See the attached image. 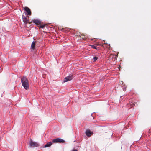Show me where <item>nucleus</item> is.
<instances>
[{"label": "nucleus", "instance_id": "nucleus-13", "mask_svg": "<svg viewBox=\"0 0 151 151\" xmlns=\"http://www.w3.org/2000/svg\"><path fill=\"white\" fill-rule=\"evenodd\" d=\"M38 27H40V28H43L45 27L44 25H43L42 24H40V25H38Z\"/></svg>", "mask_w": 151, "mask_h": 151}, {"label": "nucleus", "instance_id": "nucleus-4", "mask_svg": "<svg viewBox=\"0 0 151 151\" xmlns=\"http://www.w3.org/2000/svg\"><path fill=\"white\" fill-rule=\"evenodd\" d=\"M30 145L31 147H37L39 146V144L37 142H34L32 140H31L30 142Z\"/></svg>", "mask_w": 151, "mask_h": 151}, {"label": "nucleus", "instance_id": "nucleus-5", "mask_svg": "<svg viewBox=\"0 0 151 151\" xmlns=\"http://www.w3.org/2000/svg\"><path fill=\"white\" fill-rule=\"evenodd\" d=\"M22 18L23 21L25 23V26L28 27L27 26V22L28 21V19L24 15H22Z\"/></svg>", "mask_w": 151, "mask_h": 151}, {"label": "nucleus", "instance_id": "nucleus-8", "mask_svg": "<svg viewBox=\"0 0 151 151\" xmlns=\"http://www.w3.org/2000/svg\"><path fill=\"white\" fill-rule=\"evenodd\" d=\"M33 22L38 26L41 24V22L37 19H34L32 20Z\"/></svg>", "mask_w": 151, "mask_h": 151}, {"label": "nucleus", "instance_id": "nucleus-15", "mask_svg": "<svg viewBox=\"0 0 151 151\" xmlns=\"http://www.w3.org/2000/svg\"><path fill=\"white\" fill-rule=\"evenodd\" d=\"M135 104H134L133 103L131 102L130 104L132 106V107H133L135 105Z\"/></svg>", "mask_w": 151, "mask_h": 151}, {"label": "nucleus", "instance_id": "nucleus-9", "mask_svg": "<svg viewBox=\"0 0 151 151\" xmlns=\"http://www.w3.org/2000/svg\"><path fill=\"white\" fill-rule=\"evenodd\" d=\"M86 134L88 137H90L93 134V132H91L90 130H87L86 132Z\"/></svg>", "mask_w": 151, "mask_h": 151}, {"label": "nucleus", "instance_id": "nucleus-10", "mask_svg": "<svg viewBox=\"0 0 151 151\" xmlns=\"http://www.w3.org/2000/svg\"><path fill=\"white\" fill-rule=\"evenodd\" d=\"M35 41L33 42L31 44V47L33 50H34L35 48Z\"/></svg>", "mask_w": 151, "mask_h": 151}, {"label": "nucleus", "instance_id": "nucleus-12", "mask_svg": "<svg viewBox=\"0 0 151 151\" xmlns=\"http://www.w3.org/2000/svg\"><path fill=\"white\" fill-rule=\"evenodd\" d=\"M90 46L91 47L94 49L98 50L99 49V47H96V46L94 45H90Z\"/></svg>", "mask_w": 151, "mask_h": 151}, {"label": "nucleus", "instance_id": "nucleus-6", "mask_svg": "<svg viewBox=\"0 0 151 151\" xmlns=\"http://www.w3.org/2000/svg\"><path fill=\"white\" fill-rule=\"evenodd\" d=\"M24 10L27 12L28 15H31V12L29 8L27 7H25L24 8Z\"/></svg>", "mask_w": 151, "mask_h": 151}, {"label": "nucleus", "instance_id": "nucleus-7", "mask_svg": "<svg viewBox=\"0 0 151 151\" xmlns=\"http://www.w3.org/2000/svg\"><path fill=\"white\" fill-rule=\"evenodd\" d=\"M72 76H69L66 77L63 80L64 82H66L71 80L72 79Z\"/></svg>", "mask_w": 151, "mask_h": 151}, {"label": "nucleus", "instance_id": "nucleus-18", "mask_svg": "<svg viewBox=\"0 0 151 151\" xmlns=\"http://www.w3.org/2000/svg\"><path fill=\"white\" fill-rule=\"evenodd\" d=\"M72 151H77L76 150H73Z\"/></svg>", "mask_w": 151, "mask_h": 151}, {"label": "nucleus", "instance_id": "nucleus-3", "mask_svg": "<svg viewBox=\"0 0 151 151\" xmlns=\"http://www.w3.org/2000/svg\"><path fill=\"white\" fill-rule=\"evenodd\" d=\"M118 56V54L114 55V54H111L109 56V59L111 62L115 61L117 59Z\"/></svg>", "mask_w": 151, "mask_h": 151}, {"label": "nucleus", "instance_id": "nucleus-1", "mask_svg": "<svg viewBox=\"0 0 151 151\" xmlns=\"http://www.w3.org/2000/svg\"><path fill=\"white\" fill-rule=\"evenodd\" d=\"M52 142H48L45 145L44 147H50L53 143H63L65 142V141L63 139L59 138H57L53 139Z\"/></svg>", "mask_w": 151, "mask_h": 151}, {"label": "nucleus", "instance_id": "nucleus-2", "mask_svg": "<svg viewBox=\"0 0 151 151\" xmlns=\"http://www.w3.org/2000/svg\"><path fill=\"white\" fill-rule=\"evenodd\" d=\"M22 85L26 90L29 89V82L27 79L25 77L23 76L21 78Z\"/></svg>", "mask_w": 151, "mask_h": 151}, {"label": "nucleus", "instance_id": "nucleus-16", "mask_svg": "<svg viewBox=\"0 0 151 151\" xmlns=\"http://www.w3.org/2000/svg\"><path fill=\"white\" fill-rule=\"evenodd\" d=\"M32 22L31 21L30 22L29 21V20L27 22V23H29V24H32Z\"/></svg>", "mask_w": 151, "mask_h": 151}, {"label": "nucleus", "instance_id": "nucleus-11", "mask_svg": "<svg viewBox=\"0 0 151 151\" xmlns=\"http://www.w3.org/2000/svg\"><path fill=\"white\" fill-rule=\"evenodd\" d=\"M79 36L83 40H85L87 38L85 36V35L83 34H81L80 35H79Z\"/></svg>", "mask_w": 151, "mask_h": 151}, {"label": "nucleus", "instance_id": "nucleus-19", "mask_svg": "<svg viewBox=\"0 0 151 151\" xmlns=\"http://www.w3.org/2000/svg\"><path fill=\"white\" fill-rule=\"evenodd\" d=\"M148 132H149V133H150V129H149V130Z\"/></svg>", "mask_w": 151, "mask_h": 151}, {"label": "nucleus", "instance_id": "nucleus-14", "mask_svg": "<svg viewBox=\"0 0 151 151\" xmlns=\"http://www.w3.org/2000/svg\"><path fill=\"white\" fill-rule=\"evenodd\" d=\"M98 59V58L96 57H95L93 58L94 61H96Z\"/></svg>", "mask_w": 151, "mask_h": 151}, {"label": "nucleus", "instance_id": "nucleus-17", "mask_svg": "<svg viewBox=\"0 0 151 151\" xmlns=\"http://www.w3.org/2000/svg\"><path fill=\"white\" fill-rule=\"evenodd\" d=\"M110 47V45H108L107 47L108 48H109Z\"/></svg>", "mask_w": 151, "mask_h": 151}]
</instances>
